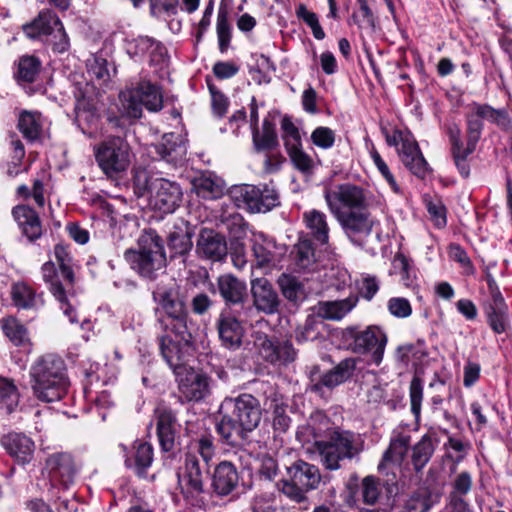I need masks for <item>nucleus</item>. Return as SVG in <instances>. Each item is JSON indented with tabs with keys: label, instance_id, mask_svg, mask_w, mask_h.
I'll list each match as a JSON object with an SVG mask.
<instances>
[{
	"label": "nucleus",
	"instance_id": "nucleus-21",
	"mask_svg": "<svg viewBox=\"0 0 512 512\" xmlns=\"http://www.w3.org/2000/svg\"><path fill=\"white\" fill-rule=\"evenodd\" d=\"M1 442L8 454L18 463L24 465L32 460L35 444L32 439L26 435L20 433H10L4 436Z\"/></svg>",
	"mask_w": 512,
	"mask_h": 512
},
{
	"label": "nucleus",
	"instance_id": "nucleus-47",
	"mask_svg": "<svg viewBox=\"0 0 512 512\" xmlns=\"http://www.w3.org/2000/svg\"><path fill=\"white\" fill-rule=\"evenodd\" d=\"M467 119V152L472 153L478 140L481 137L483 130V123L481 117L475 112V102L469 105V112L466 115Z\"/></svg>",
	"mask_w": 512,
	"mask_h": 512
},
{
	"label": "nucleus",
	"instance_id": "nucleus-45",
	"mask_svg": "<svg viewBox=\"0 0 512 512\" xmlns=\"http://www.w3.org/2000/svg\"><path fill=\"white\" fill-rule=\"evenodd\" d=\"M392 266L395 273L400 275V282L407 288L414 289L417 286V276L411 261L403 254L394 256Z\"/></svg>",
	"mask_w": 512,
	"mask_h": 512
},
{
	"label": "nucleus",
	"instance_id": "nucleus-39",
	"mask_svg": "<svg viewBox=\"0 0 512 512\" xmlns=\"http://www.w3.org/2000/svg\"><path fill=\"white\" fill-rule=\"evenodd\" d=\"M179 344L180 345H177L168 336H162L159 339L161 354L175 373L179 371L180 368H185V366L181 365V361L184 359L185 351L189 349L184 347L183 343L179 342Z\"/></svg>",
	"mask_w": 512,
	"mask_h": 512
},
{
	"label": "nucleus",
	"instance_id": "nucleus-56",
	"mask_svg": "<svg viewBox=\"0 0 512 512\" xmlns=\"http://www.w3.org/2000/svg\"><path fill=\"white\" fill-rule=\"evenodd\" d=\"M18 403L17 388L6 378H0V404H3L7 413H11Z\"/></svg>",
	"mask_w": 512,
	"mask_h": 512
},
{
	"label": "nucleus",
	"instance_id": "nucleus-29",
	"mask_svg": "<svg viewBox=\"0 0 512 512\" xmlns=\"http://www.w3.org/2000/svg\"><path fill=\"white\" fill-rule=\"evenodd\" d=\"M411 443V436L404 432H395L391 438L388 449L378 466L379 470L388 465H401Z\"/></svg>",
	"mask_w": 512,
	"mask_h": 512
},
{
	"label": "nucleus",
	"instance_id": "nucleus-22",
	"mask_svg": "<svg viewBox=\"0 0 512 512\" xmlns=\"http://www.w3.org/2000/svg\"><path fill=\"white\" fill-rule=\"evenodd\" d=\"M12 216L22 233L34 241L42 235V225L38 214L27 205H18L13 208Z\"/></svg>",
	"mask_w": 512,
	"mask_h": 512
},
{
	"label": "nucleus",
	"instance_id": "nucleus-43",
	"mask_svg": "<svg viewBox=\"0 0 512 512\" xmlns=\"http://www.w3.org/2000/svg\"><path fill=\"white\" fill-rule=\"evenodd\" d=\"M292 257L295 265L299 270H309L315 263V251L311 240L303 239L300 240L292 251Z\"/></svg>",
	"mask_w": 512,
	"mask_h": 512
},
{
	"label": "nucleus",
	"instance_id": "nucleus-6",
	"mask_svg": "<svg viewBox=\"0 0 512 512\" xmlns=\"http://www.w3.org/2000/svg\"><path fill=\"white\" fill-rule=\"evenodd\" d=\"M96 162L109 178L118 177L131 163L129 144L120 137H110L94 147Z\"/></svg>",
	"mask_w": 512,
	"mask_h": 512
},
{
	"label": "nucleus",
	"instance_id": "nucleus-59",
	"mask_svg": "<svg viewBox=\"0 0 512 512\" xmlns=\"http://www.w3.org/2000/svg\"><path fill=\"white\" fill-rule=\"evenodd\" d=\"M361 494L363 501L368 505H374L381 495V484L373 476H367L361 483Z\"/></svg>",
	"mask_w": 512,
	"mask_h": 512
},
{
	"label": "nucleus",
	"instance_id": "nucleus-34",
	"mask_svg": "<svg viewBox=\"0 0 512 512\" xmlns=\"http://www.w3.org/2000/svg\"><path fill=\"white\" fill-rule=\"evenodd\" d=\"M43 117L37 111H22L18 117V129L23 136L30 140H37L43 129Z\"/></svg>",
	"mask_w": 512,
	"mask_h": 512
},
{
	"label": "nucleus",
	"instance_id": "nucleus-26",
	"mask_svg": "<svg viewBox=\"0 0 512 512\" xmlns=\"http://www.w3.org/2000/svg\"><path fill=\"white\" fill-rule=\"evenodd\" d=\"M303 223L308 231V235L321 245L329 242V224L327 215L318 209H310L303 213Z\"/></svg>",
	"mask_w": 512,
	"mask_h": 512
},
{
	"label": "nucleus",
	"instance_id": "nucleus-33",
	"mask_svg": "<svg viewBox=\"0 0 512 512\" xmlns=\"http://www.w3.org/2000/svg\"><path fill=\"white\" fill-rule=\"evenodd\" d=\"M251 249L259 268L270 265L274 260L275 243L262 233L254 234Z\"/></svg>",
	"mask_w": 512,
	"mask_h": 512
},
{
	"label": "nucleus",
	"instance_id": "nucleus-62",
	"mask_svg": "<svg viewBox=\"0 0 512 512\" xmlns=\"http://www.w3.org/2000/svg\"><path fill=\"white\" fill-rule=\"evenodd\" d=\"M46 42L51 45L53 51L56 53H64L69 49V38L61 21L60 24L55 27Z\"/></svg>",
	"mask_w": 512,
	"mask_h": 512
},
{
	"label": "nucleus",
	"instance_id": "nucleus-19",
	"mask_svg": "<svg viewBox=\"0 0 512 512\" xmlns=\"http://www.w3.org/2000/svg\"><path fill=\"white\" fill-rule=\"evenodd\" d=\"M217 331L222 345L228 349H238L245 333L242 323L231 313L223 311L217 319Z\"/></svg>",
	"mask_w": 512,
	"mask_h": 512
},
{
	"label": "nucleus",
	"instance_id": "nucleus-1",
	"mask_svg": "<svg viewBox=\"0 0 512 512\" xmlns=\"http://www.w3.org/2000/svg\"><path fill=\"white\" fill-rule=\"evenodd\" d=\"M324 199L351 241L357 243L372 233L376 221L368 212L367 195L361 187L351 183L340 184L325 190Z\"/></svg>",
	"mask_w": 512,
	"mask_h": 512
},
{
	"label": "nucleus",
	"instance_id": "nucleus-30",
	"mask_svg": "<svg viewBox=\"0 0 512 512\" xmlns=\"http://www.w3.org/2000/svg\"><path fill=\"white\" fill-rule=\"evenodd\" d=\"M356 365V358L350 357L343 359L333 369L329 370L328 372L322 375L319 383L314 385L315 389H318L319 386L334 388L346 382L353 376L356 370Z\"/></svg>",
	"mask_w": 512,
	"mask_h": 512
},
{
	"label": "nucleus",
	"instance_id": "nucleus-18",
	"mask_svg": "<svg viewBox=\"0 0 512 512\" xmlns=\"http://www.w3.org/2000/svg\"><path fill=\"white\" fill-rule=\"evenodd\" d=\"M42 278L45 283L49 284V291L60 303V308L68 317L71 323H77L78 319L72 303L68 300L65 289L58 280L57 271L54 263L48 261L41 267Z\"/></svg>",
	"mask_w": 512,
	"mask_h": 512
},
{
	"label": "nucleus",
	"instance_id": "nucleus-20",
	"mask_svg": "<svg viewBox=\"0 0 512 512\" xmlns=\"http://www.w3.org/2000/svg\"><path fill=\"white\" fill-rule=\"evenodd\" d=\"M156 417L160 446L166 452L172 451L175 447L178 426L176 414L167 407H158Z\"/></svg>",
	"mask_w": 512,
	"mask_h": 512
},
{
	"label": "nucleus",
	"instance_id": "nucleus-3",
	"mask_svg": "<svg viewBox=\"0 0 512 512\" xmlns=\"http://www.w3.org/2000/svg\"><path fill=\"white\" fill-rule=\"evenodd\" d=\"M34 396L42 402L62 399L68 390L69 380L64 361L57 355L39 357L30 369Z\"/></svg>",
	"mask_w": 512,
	"mask_h": 512
},
{
	"label": "nucleus",
	"instance_id": "nucleus-48",
	"mask_svg": "<svg viewBox=\"0 0 512 512\" xmlns=\"http://www.w3.org/2000/svg\"><path fill=\"white\" fill-rule=\"evenodd\" d=\"M136 452L134 461L126 458L125 464L127 467H134L137 473H143L153 461V448L152 445L146 442H140L135 446Z\"/></svg>",
	"mask_w": 512,
	"mask_h": 512
},
{
	"label": "nucleus",
	"instance_id": "nucleus-8",
	"mask_svg": "<svg viewBox=\"0 0 512 512\" xmlns=\"http://www.w3.org/2000/svg\"><path fill=\"white\" fill-rule=\"evenodd\" d=\"M347 334L353 339L352 350L358 354H369L372 363L379 366L383 360L388 342L386 333L376 325L366 327L362 331L347 328Z\"/></svg>",
	"mask_w": 512,
	"mask_h": 512
},
{
	"label": "nucleus",
	"instance_id": "nucleus-25",
	"mask_svg": "<svg viewBox=\"0 0 512 512\" xmlns=\"http://www.w3.org/2000/svg\"><path fill=\"white\" fill-rule=\"evenodd\" d=\"M59 24L60 19L56 14L50 10H43L34 20L23 26V32L30 39L46 37L47 40Z\"/></svg>",
	"mask_w": 512,
	"mask_h": 512
},
{
	"label": "nucleus",
	"instance_id": "nucleus-52",
	"mask_svg": "<svg viewBox=\"0 0 512 512\" xmlns=\"http://www.w3.org/2000/svg\"><path fill=\"white\" fill-rule=\"evenodd\" d=\"M316 444L323 465L329 470L339 469V462L345 458L341 456L338 448H336L335 445H333L330 441L316 442Z\"/></svg>",
	"mask_w": 512,
	"mask_h": 512
},
{
	"label": "nucleus",
	"instance_id": "nucleus-10",
	"mask_svg": "<svg viewBox=\"0 0 512 512\" xmlns=\"http://www.w3.org/2000/svg\"><path fill=\"white\" fill-rule=\"evenodd\" d=\"M178 391L186 401L199 402L210 394L209 377L192 368H180L176 372Z\"/></svg>",
	"mask_w": 512,
	"mask_h": 512
},
{
	"label": "nucleus",
	"instance_id": "nucleus-16",
	"mask_svg": "<svg viewBox=\"0 0 512 512\" xmlns=\"http://www.w3.org/2000/svg\"><path fill=\"white\" fill-rule=\"evenodd\" d=\"M257 345L261 356L271 364H287L297 356V351L288 340L273 341L263 336L258 338Z\"/></svg>",
	"mask_w": 512,
	"mask_h": 512
},
{
	"label": "nucleus",
	"instance_id": "nucleus-41",
	"mask_svg": "<svg viewBox=\"0 0 512 512\" xmlns=\"http://www.w3.org/2000/svg\"><path fill=\"white\" fill-rule=\"evenodd\" d=\"M168 320L170 321V328L175 336L179 338V342L183 343L184 347L190 348L193 343V323L189 320L188 311L173 316ZM165 326L168 327V324Z\"/></svg>",
	"mask_w": 512,
	"mask_h": 512
},
{
	"label": "nucleus",
	"instance_id": "nucleus-24",
	"mask_svg": "<svg viewBox=\"0 0 512 512\" xmlns=\"http://www.w3.org/2000/svg\"><path fill=\"white\" fill-rule=\"evenodd\" d=\"M238 482V472L231 462L223 461L217 465L213 474L212 486L218 495L230 494L237 487Z\"/></svg>",
	"mask_w": 512,
	"mask_h": 512
},
{
	"label": "nucleus",
	"instance_id": "nucleus-32",
	"mask_svg": "<svg viewBox=\"0 0 512 512\" xmlns=\"http://www.w3.org/2000/svg\"><path fill=\"white\" fill-rule=\"evenodd\" d=\"M128 52L133 56H142L149 53L151 63L156 64L164 61L166 56V48L147 36H140L131 41L128 45Z\"/></svg>",
	"mask_w": 512,
	"mask_h": 512
},
{
	"label": "nucleus",
	"instance_id": "nucleus-55",
	"mask_svg": "<svg viewBox=\"0 0 512 512\" xmlns=\"http://www.w3.org/2000/svg\"><path fill=\"white\" fill-rule=\"evenodd\" d=\"M369 154H370V157H371L374 165L376 166L377 170L382 175V177L386 180V182L390 186L391 190L396 194L401 193V189H400L399 185L397 184L393 174L391 173L387 163L381 157V155L379 154V152L377 151V149L375 148L374 145H372L370 147Z\"/></svg>",
	"mask_w": 512,
	"mask_h": 512
},
{
	"label": "nucleus",
	"instance_id": "nucleus-37",
	"mask_svg": "<svg viewBox=\"0 0 512 512\" xmlns=\"http://www.w3.org/2000/svg\"><path fill=\"white\" fill-rule=\"evenodd\" d=\"M12 300L15 306L23 309L37 308L43 305L40 295L30 287L27 283H15L11 291Z\"/></svg>",
	"mask_w": 512,
	"mask_h": 512
},
{
	"label": "nucleus",
	"instance_id": "nucleus-7",
	"mask_svg": "<svg viewBox=\"0 0 512 512\" xmlns=\"http://www.w3.org/2000/svg\"><path fill=\"white\" fill-rule=\"evenodd\" d=\"M231 198L239 208L252 213H265L278 205V194L267 186L241 185L230 192Z\"/></svg>",
	"mask_w": 512,
	"mask_h": 512
},
{
	"label": "nucleus",
	"instance_id": "nucleus-14",
	"mask_svg": "<svg viewBox=\"0 0 512 512\" xmlns=\"http://www.w3.org/2000/svg\"><path fill=\"white\" fill-rule=\"evenodd\" d=\"M250 285L253 306L258 312L272 315L279 311V295L268 279L255 278L251 280Z\"/></svg>",
	"mask_w": 512,
	"mask_h": 512
},
{
	"label": "nucleus",
	"instance_id": "nucleus-27",
	"mask_svg": "<svg viewBox=\"0 0 512 512\" xmlns=\"http://www.w3.org/2000/svg\"><path fill=\"white\" fill-rule=\"evenodd\" d=\"M192 235L193 230L190 224L183 219H178L168 234L169 248L178 255L188 253L193 246Z\"/></svg>",
	"mask_w": 512,
	"mask_h": 512
},
{
	"label": "nucleus",
	"instance_id": "nucleus-31",
	"mask_svg": "<svg viewBox=\"0 0 512 512\" xmlns=\"http://www.w3.org/2000/svg\"><path fill=\"white\" fill-rule=\"evenodd\" d=\"M358 303V296L350 295L346 299L320 302L316 307V314L327 320H341Z\"/></svg>",
	"mask_w": 512,
	"mask_h": 512
},
{
	"label": "nucleus",
	"instance_id": "nucleus-12",
	"mask_svg": "<svg viewBox=\"0 0 512 512\" xmlns=\"http://www.w3.org/2000/svg\"><path fill=\"white\" fill-rule=\"evenodd\" d=\"M399 156L403 164L416 176L423 178L427 173V162L424 159L417 142L409 134L397 131L392 140L388 139L389 144H397Z\"/></svg>",
	"mask_w": 512,
	"mask_h": 512
},
{
	"label": "nucleus",
	"instance_id": "nucleus-50",
	"mask_svg": "<svg viewBox=\"0 0 512 512\" xmlns=\"http://www.w3.org/2000/svg\"><path fill=\"white\" fill-rule=\"evenodd\" d=\"M283 296L291 302H297L304 295L302 283L294 276L282 274L277 281Z\"/></svg>",
	"mask_w": 512,
	"mask_h": 512
},
{
	"label": "nucleus",
	"instance_id": "nucleus-9",
	"mask_svg": "<svg viewBox=\"0 0 512 512\" xmlns=\"http://www.w3.org/2000/svg\"><path fill=\"white\" fill-rule=\"evenodd\" d=\"M177 478L181 493L192 503L203 493L202 469L195 454L191 452L185 454L183 465L178 468Z\"/></svg>",
	"mask_w": 512,
	"mask_h": 512
},
{
	"label": "nucleus",
	"instance_id": "nucleus-57",
	"mask_svg": "<svg viewBox=\"0 0 512 512\" xmlns=\"http://www.w3.org/2000/svg\"><path fill=\"white\" fill-rule=\"evenodd\" d=\"M409 397L411 412L418 421L421 416V406L423 401V382L417 376L413 377L410 382Z\"/></svg>",
	"mask_w": 512,
	"mask_h": 512
},
{
	"label": "nucleus",
	"instance_id": "nucleus-13",
	"mask_svg": "<svg viewBox=\"0 0 512 512\" xmlns=\"http://www.w3.org/2000/svg\"><path fill=\"white\" fill-rule=\"evenodd\" d=\"M156 313L161 312L167 319L187 311L185 301L176 283L159 284L153 291Z\"/></svg>",
	"mask_w": 512,
	"mask_h": 512
},
{
	"label": "nucleus",
	"instance_id": "nucleus-49",
	"mask_svg": "<svg viewBox=\"0 0 512 512\" xmlns=\"http://www.w3.org/2000/svg\"><path fill=\"white\" fill-rule=\"evenodd\" d=\"M137 93L136 87L120 94L121 111L128 118H141L143 105Z\"/></svg>",
	"mask_w": 512,
	"mask_h": 512
},
{
	"label": "nucleus",
	"instance_id": "nucleus-15",
	"mask_svg": "<svg viewBox=\"0 0 512 512\" xmlns=\"http://www.w3.org/2000/svg\"><path fill=\"white\" fill-rule=\"evenodd\" d=\"M45 471L52 485L60 483L66 487L73 482L77 469L70 453L56 452L47 457Z\"/></svg>",
	"mask_w": 512,
	"mask_h": 512
},
{
	"label": "nucleus",
	"instance_id": "nucleus-5",
	"mask_svg": "<svg viewBox=\"0 0 512 512\" xmlns=\"http://www.w3.org/2000/svg\"><path fill=\"white\" fill-rule=\"evenodd\" d=\"M286 470L287 478L281 481L280 490L297 503L305 501L306 493L317 489L321 482L318 467L303 460L293 462Z\"/></svg>",
	"mask_w": 512,
	"mask_h": 512
},
{
	"label": "nucleus",
	"instance_id": "nucleus-51",
	"mask_svg": "<svg viewBox=\"0 0 512 512\" xmlns=\"http://www.w3.org/2000/svg\"><path fill=\"white\" fill-rule=\"evenodd\" d=\"M5 335L17 346L25 345L29 342L28 331L25 326L16 318L9 317L3 320L2 324Z\"/></svg>",
	"mask_w": 512,
	"mask_h": 512
},
{
	"label": "nucleus",
	"instance_id": "nucleus-54",
	"mask_svg": "<svg viewBox=\"0 0 512 512\" xmlns=\"http://www.w3.org/2000/svg\"><path fill=\"white\" fill-rule=\"evenodd\" d=\"M282 138L287 152L302 147V140L299 129L288 118L284 117L281 121Z\"/></svg>",
	"mask_w": 512,
	"mask_h": 512
},
{
	"label": "nucleus",
	"instance_id": "nucleus-36",
	"mask_svg": "<svg viewBox=\"0 0 512 512\" xmlns=\"http://www.w3.org/2000/svg\"><path fill=\"white\" fill-rule=\"evenodd\" d=\"M136 89L143 107L148 111L158 112L163 108V95L157 85L143 80L137 85Z\"/></svg>",
	"mask_w": 512,
	"mask_h": 512
},
{
	"label": "nucleus",
	"instance_id": "nucleus-40",
	"mask_svg": "<svg viewBox=\"0 0 512 512\" xmlns=\"http://www.w3.org/2000/svg\"><path fill=\"white\" fill-rule=\"evenodd\" d=\"M252 135L254 147L258 152L271 151L276 149L279 145L275 126L268 119H264L262 131L260 132L258 128H255L252 131Z\"/></svg>",
	"mask_w": 512,
	"mask_h": 512
},
{
	"label": "nucleus",
	"instance_id": "nucleus-61",
	"mask_svg": "<svg viewBox=\"0 0 512 512\" xmlns=\"http://www.w3.org/2000/svg\"><path fill=\"white\" fill-rule=\"evenodd\" d=\"M296 15L311 28L312 34L316 39L322 40L325 37V33L318 20V16L314 12L309 11L304 4H300L297 7Z\"/></svg>",
	"mask_w": 512,
	"mask_h": 512
},
{
	"label": "nucleus",
	"instance_id": "nucleus-11",
	"mask_svg": "<svg viewBox=\"0 0 512 512\" xmlns=\"http://www.w3.org/2000/svg\"><path fill=\"white\" fill-rule=\"evenodd\" d=\"M150 204L163 213H172L179 206L182 191L178 184L163 178H157L150 184Z\"/></svg>",
	"mask_w": 512,
	"mask_h": 512
},
{
	"label": "nucleus",
	"instance_id": "nucleus-42",
	"mask_svg": "<svg viewBox=\"0 0 512 512\" xmlns=\"http://www.w3.org/2000/svg\"><path fill=\"white\" fill-rule=\"evenodd\" d=\"M475 112L481 119L497 125L502 130L512 131V119L506 110L475 102Z\"/></svg>",
	"mask_w": 512,
	"mask_h": 512
},
{
	"label": "nucleus",
	"instance_id": "nucleus-58",
	"mask_svg": "<svg viewBox=\"0 0 512 512\" xmlns=\"http://www.w3.org/2000/svg\"><path fill=\"white\" fill-rule=\"evenodd\" d=\"M263 409L267 413H282L286 410V405L282 394L273 386H269L264 392Z\"/></svg>",
	"mask_w": 512,
	"mask_h": 512
},
{
	"label": "nucleus",
	"instance_id": "nucleus-44",
	"mask_svg": "<svg viewBox=\"0 0 512 512\" xmlns=\"http://www.w3.org/2000/svg\"><path fill=\"white\" fill-rule=\"evenodd\" d=\"M41 68V62L34 56H22L17 65L15 78L18 83H32L35 81Z\"/></svg>",
	"mask_w": 512,
	"mask_h": 512
},
{
	"label": "nucleus",
	"instance_id": "nucleus-2",
	"mask_svg": "<svg viewBox=\"0 0 512 512\" xmlns=\"http://www.w3.org/2000/svg\"><path fill=\"white\" fill-rule=\"evenodd\" d=\"M222 418L217 431L226 441L234 443L245 438L261 421V408L258 399L251 394H241L236 398H225L220 406Z\"/></svg>",
	"mask_w": 512,
	"mask_h": 512
},
{
	"label": "nucleus",
	"instance_id": "nucleus-17",
	"mask_svg": "<svg viewBox=\"0 0 512 512\" xmlns=\"http://www.w3.org/2000/svg\"><path fill=\"white\" fill-rule=\"evenodd\" d=\"M196 252L201 258L214 262L221 261L227 255L226 239L220 233L204 228L199 233Z\"/></svg>",
	"mask_w": 512,
	"mask_h": 512
},
{
	"label": "nucleus",
	"instance_id": "nucleus-64",
	"mask_svg": "<svg viewBox=\"0 0 512 512\" xmlns=\"http://www.w3.org/2000/svg\"><path fill=\"white\" fill-rule=\"evenodd\" d=\"M389 313L396 318H408L412 314V306L404 297H392L387 302Z\"/></svg>",
	"mask_w": 512,
	"mask_h": 512
},
{
	"label": "nucleus",
	"instance_id": "nucleus-4",
	"mask_svg": "<svg viewBox=\"0 0 512 512\" xmlns=\"http://www.w3.org/2000/svg\"><path fill=\"white\" fill-rule=\"evenodd\" d=\"M124 259L140 276L152 279L166 265L161 237L154 230H145L138 238V249H128Z\"/></svg>",
	"mask_w": 512,
	"mask_h": 512
},
{
	"label": "nucleus",
	"instance_id": "nucleus-28",
	"mask_svg": "<svg viewBox=\"0 0 512 512\" xmlns=\"http://www.w3.org/2000/svg\"><path fill=\"white\" fill-rule=\"evenodd\" d=\"M217 287L222 298L231 304L242 303L246 297L247 285L232 274H223L217 279Z\"/></svg>",
	"mask_w": 512,
	"mask_h": 512
},
{
	"label": "nucleus",
	"instance_id": "nucleus-63",
	"mask_svg": "<svg viewBox=\"0 0 512 512\" xmlns=\"http://www.w3.org/2000/svg\"><path fill=\"white\" fill-rule=\"evenodd\" d=\"M335 132L329 127H317L311 134L312 143L321 149H330L335 143Z\"/></svg>",
	"mask_w": 512,
	"mask_h": 512
},
{
	"label": "nucleus",
	"instance_id": "nucleus-35",
	"mask_svg": "<svg viewBox=\"0 0 512 512\" xmlns=\"http://www.w3.org/2000/svg\"><path fill=\"white\" fill-rule=\"evenodd\" d=\"M329 441L345 459H352L362 449L359 437L349 431H335Z\"/></svg>",
	"mask_w": 512,
	"mask_h": 512
},
{
	"label": "nucleus",
	"instance_id": "nucleus-38",
	"mask_svg": "<svg viewBox=\"0 0 512 512\" xmlns=\"http://www.w3.org/2000/svg\"><path fill=\"white\" fill-rule=\"evenodd\" d=\"M193 188L204 199L217 198L222 194L223 183L212 173H204L193 180Z\"/></svg>",
	"mask_w": 512,
	"mask_h": 512
},
{
	"label": "nucleus",
	"instance_id": "nucleus-53",
	"mask_svg": "<svg viewBox=\"0 0 512 512\" xmlns=\"http://www.w3.org/2000/svg\"><path fill=\"white\" fill-rule=\"evenodd\" d=\"M54 255L59 264L61 273L70 285L74 283L73 261L68 247L57 244L54 247Z\"/></svg>",
	"mask_w": 512,
	"mask_h": 512
},
{
	"label": "nucleus",
	"instance_id": "nucleus-23",
	"mask_svg": "<svg viewBox=\"0 0 512 512\" xmlns=\"http://www.w3.org/2000/svg\"><path fill=\"white\" fill-rule=\"evenodd\" d=\"M155 151L161 159L177 164L185 159L187 147L181 135L167 133L162 137L161 142L155 145Z\"/></svg>",
	"mask_w": 512,
	"mask_h": 512
},
{
	"label": "nucleus",
	"instance_id": "nucleus-60",
	"mask_svg": "<svg viewBox=\"0 0 512 512\" xmlns=\"http://www.w3.org/2000/svg\"><path fill=\"white\" fill-rule=\"evenodd\" d=\"M217 36L219 49L224 53L231 40V28L228 22V13L226 10L220 9L217 16Z\"/></svg>",
	"mask_w": 512,
	"mask_h": 512
},
{
	"label": "nucleus",
	"instance_id": "nucleus-46",
	"mask_svg": "<svg viewBox=\"0 0 512 512\" xmlns=\"http://www.w3.org/2000/svg\"><path fill=\"white\" fill-rule=\"evenodd\" d=\"M434 453V445L432 439L428 435L422 436L412 449V464L414 469L419 472L429 462Z\"/></svg>",
	"mask_w": 512,
	"mask_h": 512
}]
</instances>
